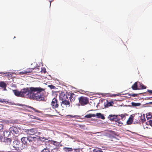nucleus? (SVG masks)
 Listing matches in <instances>:
<instances>
[{"mask_svg":"<svg viewBox=\"0 0 152 152\" xmlns=\"http://www.w3.org/2000/svg\"><path fill=\"white\" fill-rule=\"evenodd\" d=\"M133 116L132 115H131L127 121V124L128 125L132 124L133 122Z\"/></svg>","mask_w":152,"mask_h":152,"instance_id":"ddd939ff","label":"nucleus"},{"mask_svg":"<svg viewBox=\"0 0 152 152\" xmlns=\"http://www.w3.org/2000/svg\"><path fill=\"white\" fill-rule=\"evenodd\" d=\"M117 116V117H116V118L117 120H116V121H120V119L119 118V115H116Z\"/></svg>","mask_w":152,"mask_h":152,"instance_id":"a18cd8bd","label":"nucleus"},{"mask_svg":"<svg viewBox=\"0 0 152 152\" xmlns=\"http://www.w3.org/2000/svg\"><path fill=\"white\" fill-rule=\"evenodd\" d=\"M0 102L3 103H9V101L7 99H2L0 98Z\"/></svg>","mask_w":152,"mask_h":152,"instance_id":"5701e85b","label":"nucleus"},{"mask_svg":"<svg viewBox=\"0 0 152 152\" xmlns=\"http://www.w3.org/2000/svg\"><path fill=\"white\" fill-rule=\"evenodd\" d=\"M128 115L126 113H124L123 114H121V115H119V116L121 117V119L122 120V119L124 118V119H125L124 118L126 117V115Z\"/></svg>","mask_w":152,"mask_h":152,"instance_id":"7c9ffc66","label":"nucleus"},{"mask_svg":"<svg viewBox=\"0 0 152 152\" xmlns=\"http://www.w3.org/2000/svg\"><path fill=\"white\" fill-rule=\"evenodd\" d=\"M7 85L4 82L0 81V87L1 88L3 91H7Z\"/></svg>","mask_w":152,"mask_h":152,"instance_id":"0eeeda50","label":"nucleus"},{"mask_svg":"<svg viewBox=\"0 0 152 152\" xmlns=\"http://www.w3.org/2000/svg\"><path fill=\"white\" fill-rule=\"evenodd\" d=\"M148 92H149L150 93L152 94V90H148Z\"/></svg>","mask_w":152,"mask_h":152,"instance_id":"8fccbe9b","label":"nucleus"},{"mask_svg":"<svg viewBox=\"0 0 152 152\" xmlns=\"http://www.w3.org/2000/svg\"><path fill=\"white\" fill-rule=\"evenodd\" d=\"M79 103L82 106H84L89 103L88 98L87 97L81 96L78 98Z\"/></svg>","mask_w":152,"mask_h":152,"instance_id":"7ed1b4c3","label":"nucleus"},{"mask_svg":"<svg viewBox=\"0 0 152 152\" xmlns=\"http://www.w3.org/2000/svg\"><path fill=\"white\" fill-rule=\"evenodd\" d=\"M59 99L60 100H62L67 98V96L65 95L64 93L62 92L59 95Z\"/></svg>","mask_w":152,"mask_h":152,"instance_id":"9b49d317","label":"nucleus"},{"mask_svg":"<svg viewBox=\"0 0 152 152\" xmlns=\"http://www.w3.org/2000/svg\"><path fill=\"white\" fill-rule=\"evenodd\" d=\"M51 105L53 109H56L58 107L59 104L57 99L55 97L53 98L51 103Z\"/></svg>","mask_w":152,"mask_h":152,"instance_id":"20e7f679","label":"nucleus"},{"mask_svg":"<svg viewBox=\"0 0 152 152\" xmlns=\"http://www.w3.org/2000/svg\"><path fill=\"white\" fill-rule=\"evenodd\" d=\"M45 71L44 70H42V71Z\"/></svg>","mask_w":152,"mask_h":152,"instance_id":"13d9d810","label":"nucleus"},{"mask_svg":"<svg viewBox=\"0 0 152 152\" xmlns=\"http://www.w3.org/2000/svg\"><path fill=\"white\" fill-rule=\"evenodd\" d=\"M45 71L44 70H42V71Z\"/></svg>","mask_w":152,"mask_h":152,"instance_id":"bf43d9fd","label":"nucleus"},{"mask_svg":"<svg viewBox=\"0 0 152 152\" xmlns=\"http://www.w3.org/2000/svg\"><path fill=\"white\" fill-rule=\"evenodd\" d=\"M48 86L51 89H54L55 88V87L53 85H49Z\"/></svg>","mask_w":152,"mask_h":152,"instance_id":"37998d69","label":"nucleus"},{"mask_svg":"<svg viewBox=\"0 0 152 152\" xmlns=\"http://www.w3.org/2000/svg\"><path fill=\"white\" fill-rule=\"evenodd\" d=\"M34 69L33 68H29L27 69L26 70H25L26 74L28 73H33V71H34Z\"/></svg>","mask_w":152,"mask_h":152,"instance_id":"2eb2a0df","label":"nucleus"},{"mask_svg":"<svg viewBox=\"0 0 152 152\" xmlns=\"http://www.w3.org/2000/svg\"><path fill=\"white\" fill-rule=\"evenodd\" d=\"M3 138V137L0 134V142L2 141Z\"/></svg>","mask_w":152,"mask_h":152,"instance_id":"49530a36","label":"nucleus"},{"mask_svg":"<svg viewBox=\"0 0 152 152\" xmlns=\"http://www.w3.org/2000/svg\"><path fill=\"white\" fill-rule=\"evenodd\" d=\"M45 71L44 70H42V71Z\"/></svg>","mask_w":152,"mask_h":152,"instance_id":"4d7b16f0","label":"nucleus"},{"mask_svg":"<svg viewBox=\"0 0 152 152\" xmlns=\"http://www.w3.org/2000/svg\"><path fill=\"white\" fill-rule=\"evenodd\" d=\"M33 137L31 136L28 137V141L30 142L33 143L34 142Z\"/></svg>","mask_w":152,"mask_h":152,"instance_id":"b1692460","label":"nucleus"},{"mask_svg":"<svg viewBox=\"0 0 152 152\" xmlns=\"http://www.w3.org/2000/svg\"><path fill=\"white\" fill-rule=\"evenodd\" d=\"M132 88L134 90H136L139 89L137 87V83L135 82L132 86Z\"/></svg>","mask_w":152,"mask_h":152,"instance_id":"dca6fc26","label":"nucleus"},{"mask_svg":"<svg viewBox=\"0 0 152 152\" xmlns=\"http://www.w3.org/2000/svg\"><path fill=\"white\" fill-rule=\"evenodd\" d=\"M15 38V37H14V38Z\"/></svg>","mask_w":152,"mask_h":152,"instance_id":"052dcab7","label":"nucleus"},{"mask_svg":"<svg viewBox=\"0 0 152 152\" xmlns=\"http://www.w3.org/2000/svg\"><path fill=\"white\" fill-rule=\"evenodd\" d=\"M132 106L136 107L140 106L141 105V104L139 103L132 102Z\"/></svg>","mask_w":152,"mask_h":152,"instance_id":"c85d7f7f","label":"nucleus"},{"mask_svg":"<svg viewBox=\"0 0 152 152\" xmlns=\"http://www.w3.org/2000/svg\"><path fill=\"white\" fill-rule=\"evenodd\" d=\"M149 124L152 127V120H150L149 121Z\"/></svg>","mask_w":152,"mask_h":152,"instance_id":"09e8293b","label":"nucleus"},{"mask_svg":"<svg viewBox=\"0 0 152 152\" xmlns=\"http://www.w3.org/2000/svg\"><path fill=\"white\" fill-rule=\"evenodd\" d=\"M139 87L140 89H145L146 88V86H144L142 83H140V84Z\"/></svg>","mask_w":152,"mask_h":152,"instance_id":"a878e982","label":"nucleus"},{"mask_svg":"<svg viewBox=\"0 0 152 152\" xmlns=\"http://www.w3.org/2000/svg\"><path fill=\"white\" fill-rule=\"evenodd\" d=\"M34 71H33V73L36 72H39V70L38 68L36 67L35 68H33Z\"/></svg>","mask_w":152,"mask_h":152,"instance_id":"cd10ccee","label":"nucleus"},{"mask_svg":"<svg viewBox=\"0 0 152 152\" xmlns=\"http://www.w3.org/2000/svg\"><path fill=\"white\" fill-rule=\"evenodd\" d=\"M129 94V95H130V96H132V97H135V96H138V94Z\"/></svg>","mask_w":152,"mask_h":152,"instance_id":"a19ab883","label":"nucleus"},{"mask_svg":"<svg viewBox=\"0 0 152 152\" xmlns=\"http://www.w3.org/2000/svg\"><path fill=\"white\" fill-rule=\"evenodd\" d=\"M152 117L150 113H148V114H147L146 118L148 120L149 119L151 118Z\"/></svg>","mask_w":152,"mask_h":152,"instance_id":"c9c22d12","label":"nucleus"},{"mask_svg":"<svg viewBox=\"0 0 152 152\" xmlns=\"http://www.w3.org/2000/svg\"><path fill=\"white\" fill-rule=\"evenodd\" d=\"M31 108L32 110H34L37 113H40V111H39L36 109H35L33 107H31Z\"/></svg>","mask_w":152,"mask_h":152,"instance_id":"ea45409f","label":"nucleus"},{"mask_svg":"<svg viewBox=\"0 0 152 152\" xmlns=\"http://www.w3.org/2000/svg\"><path fill=\"white\" fill-rule=\"evenodd\" d=\"M41 152H50V150L48 148H47V147H46L43 149L41 151Z\"/></svg>","mask_w":152,"mask_h":152,"instance_id":"72a5a7b5","label":"nucleus"},{"mask_svg":"<svg viewBox=\"0 0 152 152\" xmlns=\"http://www.w3.org/2000/svg\"><path fill=\"white\" fill-rule=\"evenodd\" d=\"M96 152H103V151L101 149L98 148L96 151Z\"/></svg>","mask_w":152,"mask_h":152,"instance_id":"79ce46f5","label":"nucleus"},{"mask_svg":"<svg viewBox=\"0 0 152 152\" xmlns=\"http://www.w3.org/2000/svg\"><path fill=\"white\" fill-rule=\"evenodd\" d=\"M95 116L96 115L95 114H89L86 115L85 117L86 118H91L92 117H95Z\"/></svg>","mask_w":152,"mask_h":152,"instance_id":"4be33fe9","label":"nucleus"},{"mask_svg":"<svg viewBox=\"0 0 152 152\" xmlns=\"http://www.w3.org/2000/svg\"><path fill=\"white\" fill-rule=\"evenodd\" d=\"M29 117L31 118H32V119H37V120H39V118L36 116H34L32 115H30V116H29Z\"/></svg>","mask_w":152,"mask_h":152,"instance_id":"473e14b6","label":"nucleus"},{"mask_svg":"<svg viewBox=\"0 0 152 152\" xmlns=\"http://www.w3.org/2000/svg\"><path fill=\"white\" fill-rule=\"evenodd\" d=\"M0 152H1V151H0Z\"/></svg>","mask_w":152,"mask_h":152,"instance_id":"0e129e2a","label":"nucleus"},{"mask_svg":"<svg viewBox=\"0 0 152 152\" xmlns=\"http://www.w3.org/2000/svg\"><path fill=\"white\" fill-rule=\"evenodd\" d=\"M51 0V1H53V0Z\"/></svg>","mask_w":152,"mask_h":152,"instance_id":"e2e57ef3","label":"nucleus"},{"mask_svg":"<svg viewBox=\"0 0 152 152\" xmlns=\"http://www.w3.org/2000/svg\"><path fill=\"white\" fill-rule=\"evenodd\" d=\"M19 74L20 75H23V74H26L25 70H23L22 72H19Z\"/></svg>","mask_w":152,"mask_h":152,"instance_id":"c03bdc74","label":"nucleus"},{"mask_svg":"<svg viewBox=\"0 0 152 152\" xmlns=\"http://www.w3.org/2000/svg\"><path fill=\"white\" fill-rule=\"evenodd\" d=\"M57 150L56 149H53L51 151V152H57Z\"/></svg>","mask_w":152,"mask_h":152,"instance_id":"de8ad7c7","label":"nucleus"},{"mask_svg":"<svg viewBox=\"0 0 152 152\" xmlns=\"http://www.w3.org/2000/svg\"><path fill=\"white\" fill-rule=\"evenodd\" d=\"M10 132L8 131L5 130L3 132V135L4 137H7L10 135Z\"/></svg>","mask_w":152,"mask_h":152,"instance_id":"412c9836","label":"nucleus"},{"mask_svg":"<svg viewBox=\"0 0 152 152\" xmlns=\"http://www.w3.org/2000/svg\"><path fill=\"white\" fill-rule=\"evenodd\" d=\"M152 103V102H150V103Z\"/></svg>","mask_w":152,"mask_h":152,"instance_id":"680f3d73","label":"nucleus"},{"mask_svg":"<svg viewBox=\"0 0 152 152\" xmlns=\"http://www.w3.org/2000/svg\"><path fill=\"white\" fill-rule=\"evenodd\" d=\"M62 101L61 103L62 104H64L65 105H69L70 102L69 101L66 100V99H64Z\"/></svg>","mask_w":152,"mask_h":152,"instance_id":"aec40b11","label":"nucleus"},{"mask_svg":"<svg viewBox=\"0 0 152 152\" xmlns=\"http://www.w3.org/2000/svg\"><path fill=\"white\" fill-rule=\"evenodd\" d=\"M10 130L11 132H12L13 133L16 134H19V129L15 127L12 126L10 128Z\"/></svg>","mask_w":152,"mask_h":152,"instance_id":"423d86ee","label":"nucleus"},{"mask_svg":"<svg viewBox=\"0 0 152 152\" xmlns=\"http://www.w3.org/2000/svg\"><path fill=\"white\" fill-rule=\"evenodd\" d=\"M67 137H68L69 138H71L73 139L72 137H71L68 134H66Z\"/></svg>","mask_w":152,"mask_h":152,"instance_id":"603ef678","label":"nucleus"},{"mask_svg":"<svg viewBox=\"0 0 152 152\" xmlns=\"http://www.w3.org/2000/svg\"><path fill=\"white\" fill-rule=\"evenodd\" d=\"M67 116H69L70 117H71V118H76V117H78V116L77 115H67Z\"/></svg>","mask_w":152,"mask_h":152,"instance_id":"58836bf2","label":"nucleus"},{"mask_svg":"<svg viewBox=\"0 0 152 152\" xmlns=\"http://www.w3.org/2000/svg\"><path fill=\"white\" fill-rule=\"evenodd\" d=\"M75 151H76L77 150H79V149H74Z\"/></svg>","mask_w":152,"mask_h":152,"instance_id":"864d4df0","label":"nucleus"},{"mask_svg":"<svg viewBox=\"0 0 152 152\" xmlns=\"http://www.w3.org/2000/svg\"><path fill=\"white\" fill-rule=\"evenodd\" d=\"M115 122L116 124L119 126H121L123 124L122 122L120 121H115Z\"/></svg>","mask_w":152,"mask_h":152,"instance_id":"f704fd0d","label":"nucleus"},{"mask_svg":"<svg viewBox=\"0 0 152 152\" xmlns=\"http://www.w3.org/2000/svg\"><path fill=\"white\" fill-rule=\"evenodd\" d=\"M0 74L5 75V76L8 79H10L11 78L12 74L10 72H1Z\"/></svg>","mask_w":152,"mask_h":152,"instance_id":"6e6552de","label":"nucleus"},{"mask_svg":"<svg viewBox=\"0 0 152 152\" xmlns=\"http://www.w3.org/2000/svg\"><path fill=\"white\" fill-rule=\"evenodd\" d=\"M50 142L51 143L56 146H57L58 145V142L56 141H51Z\"/></svg>","mask_w":152,"mask_h":152,"instance_id":"2f4dec72","label":"nucleus"},{"mask_svg":"<svg viewBox=\"0 0 152 152\" xmlns=\"http://www.w3.org/2000/svg\"><path fill=\"white\" fill-rule=\"evenodd\" d=\"M26 132L29 135H33L36 134L37 130L33 128L30 129H27Z\"/></svg>","mask_w":152,"mask_h":152,"instance_id":"39448f33","label":"nucleus"},{"mask_svg":"<svg viewBox=\"0 0 152 152\" xmlns=\"http://www.w3.org/2000/svg\"><path fill=\"white\" fill-rule=\"evenodd\" d=\"M45 89L41 87H31L21 89V97L38 101L45 100Z\"/></svg>","mask_w":152,"mask_h":152,"instance_id":"f257e3e1","label":"nucleus"},{"mask_svg":"<svg viewBox=\"0 0 152 152\" xmlns=\"http://www.w3.org/2000/svg\"><path fill=\"white\" fill-rule=\"evenodd\" d=\"M13 147L17 151H20L26 148V145L18 141H15L14 142Z\"/></svg>","mask_w":152,"mask_h":152,"instance_id":"f03ea898","label":"nucleus"},{"mask_svg":"<svg viewBox=\"0 0 152 152\" xmlns=\"http://www.w3.org/2000/svg\"><path fill=\"white\" fill-rule=\"evenodd\" d=\"M7 152H13L12 151H7Z\"/></svg>","mask_w":152,"mask_h":152,"instance_id":"6e6d98bb","label":"nucleus"},{"mask_svg":"<svg viewBox=\"0 0 152 152\" xmlns=\"http://www.w3.org/2000/svg\"><path fill=\"white\" fill-rule=\"evenodd\" d=\"M63 150L66 152H72L73 150L72 148L64 147L63 148Z\"/></svg>","mask_w":152,"mask_h":152,"instance_id":"6ab92c4d","label":"nucleus"},{"mask_svg":"<svg viewBox=\"0 0 152 152\" xmlns=\"http://www.w3.org/2000/svg\"><path fill=\"white\" fill-rule=\"evenodd\" d=\"M12 91L15 95L18 97H21V90L20 91H19L17 90H12Z\"/></svg>","mask_w":152,"mask_h":152,"instance_id":"1a4fd4ad","label":"nucleus"},{"mask_svg":"<svg viewBox=\"0 0 152 152\" xmlns=\"http://www.w3.org/2000/svg\"><path fill=\"white\" fill-rule=\"evenodd\" d=\"M45 69V71H43V72H44V73H45L46 72V71H45V69Z\"/></svg>","mask_w":152,"mask_h":152,"instance_id":"5fc2aeb1","label":"nucleus"},{"mask_svg":"<svg viewBox=\"0 0 152 152\" xmlns=\"http://www.w3.org/2000/svg\"><path fill=\"white\" fill-rule=\"evenodd\" d=\"M46 140L45 138L44 137H40V138H39V141H44Z\"/></svg>","mask_w":152,"mask_h":152,"instance_id":"e433bc0d","label":"nucleus"},{"mask_svg":"<svg viewBox=\"0 0 152 152\" xmlns=\"http://www.w3.org/2000/svg\"><path fill=\"white\" fill-rule=\"evenodd\" d=\"M114 104V102L112 101L109 102L107 100L106 103H104V106L105 107H109L112 106Z\"/></svg>","mask_w":152,"mask_h":152,"instance_id":"9d476101","label":"nucleus"},{"mask_svg":"<svg viewBox=\"0 0 152 152\" xmlns=\"http://www.w3.org/2000/svg\"><path fill=\"white\" fill-rule=\"evenodd\" d=\"M118 95L117 94H113L111 95V96H113V97H115L116 96H118Z\"/></svg>","mask_w":152,"mask_h":152,"instance_id":"3c124183","label":"nucleus"},{"mask_svg":"<svg viewBox=\"0 0 152 152\" xmlns=\"http://www.w3.org/2000/svg\"><path fill=\"white\" fill-rule=\"evenodd\" d=\"M95 115L96 116H97L98 118H101L102 119H105L104 116L100 113H96V114Z\"/></svg>","mask_w":152,"mask_h":152,"instance_id":"f3484780","label":"nucleus"},{"mask_svg":"<svg viewBox=\"0 0 152 152\" xmlns=\"http://www.w3.org/2000/svg\"><path fill=\"white\" fill-rule=\"evenodd\" d=\"M117 117V116L115 115H110L108 118L109 120L112 121H116V120H117L116 118Z\"/></svg>","mask_w":152,"mask_h":152,"instance_id":"f8f14e48","label":"nucleus"},{"mask_svg":"<svg viewBox=\"0 0 152 152\" xmlns=\"http://www.w3.org/2000/svg\"><path fill=\"white\" fill-rule=\"evenodd\" d=\"M21 140L22 142V143L23 144V145H26V144L27 143V141H28V137H23L21 139Z\"/></svg>","mask_w":152,"mask_h":152,"instance_id":"4468645a","label":"nucleus"},{"mask_svg":"<svg viewBox=\"0 0 152 152\" xmlns=\"http://www.w3.org/2000/svg\"><path fill=\"white\" fill-rule=\"evenodd\" d=\"M12 140V139L11 138H7L6 139V142L7 144L10 145L11 143Z\"/></svg>","mask_w":152,"mask_h":152,"instance_id":"bb28decb","label":"nucleus"},{"mask_svg":"<svg viewBox=\"0 0 152 152\" xmlns=\"http://www.w3.org/2000/svg\"><path fill=\"white\" fill-rule=\"evenodd\" d=\"M140 118L142 123H144L145 121L144 115H143V116L141 115V117H140Z\"/></svg>","mask_w":152,"mask_h":152,"instance_id":"c756f323","label":"nucleus"},{"mask_svg":"<svg viewBox=\"0 0 152 152\" xmlns=\"http://www.w3.org/2000/svg\"><path fill=\"white\" fill-rule=\"evenodd\" d=\"M3 125L2 124H0V131L2 132L3 128Z\"/></svg>","mask_w":152,"mask_h":152,"instance_id":"4c0bfd02","label":"nucleus"},{"mask_svg":"<svg viewBox=\"0 0 152 152\" xmlns=\"http://www.w3.org/2000/svg\"><path fill=\"white\" fill-rule=\"evenodd\" d=\"M75 94H71L69 97L70 101L71 102H73L75 100Z\"/></svg>","mask_w":152,"mask_h":152,"instance_id":"a211bd4d","label":"nucleus"},{"mask_svg":"<svg viewBox=\"0 0 152 152\" xmlns=\"http://www.w3.org/2000/svg\"><path fill=\"white\" fill-rule=\"evenodd\" d=\"M39 138H40V136H36L35 137H33L34 142L39 141Z\"/></svg>","mask_w":152,"mask_h":152,"instance_id":"393cba45","label":"nucleus"}]
</instances>
